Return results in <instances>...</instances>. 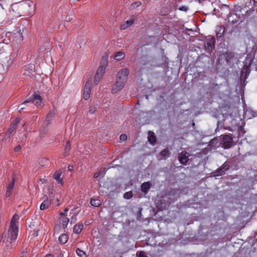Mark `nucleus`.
<instances>
[{
	"mask_svg": "<svg viewBox=\"0 0 257 257\" xmlns=\"http://www.w3.org/2000/svg\"><path fill=\"white\" fill-rule=\"evenodd\" d=\"M179 10L186 12L188 10V8L186 6H182L179 8Z\"/></svg>",
	"mask_w": 257,
	"mask_h": 257,
	"instance_id": "34",
	"label": "nucleus"
},
{
	"mask_svg": "<svg viewBox=\"0 0 257 257\" xmlns=\"http://www.w3.org/2000/svg\"><path fill=\"white\" fill-rule=\"evenodd\" d=\"M15 128L16 127L11 125L10 128L6 133V135L8 136V137H10L14 133V132L15 130Z\"/></svg>",
	"mask_w": 257,
	"mask_h": 257,
	"instance_id": "26",
	"label": "nucleus"
},
{
	"mask_svg": "<svg viewBox=\"0 0 257 257\" xmlns=\"http://www.w3.org/2000/svg\"><path fill=\"white\" fill-rule=\"evenodd\" d=\"M123 85V81H115V83L112 85V92L116 93L122 88Z\"/></svg>",
	"mask_w": 257,
	"mask_h": 257,
	"instance_id": "10",
	"label": "nucleus"
},
{
	"mask_svg": "<svg viewBox=\"0 0 257 257\" xmlns=\"http://www.w3.org/2000/svg\"><path fill=\"white\" fill-rule=\"evenodd\" d=\"M161 155L162 157H166L169 156V152L167 149H165L161 152Z\"/></svg>",
	"mask_w": 257,
	"mask_h": 257,
	"instance_id": "28",
	"label": "nucleus"
},
{
	"mask_svg": "<svg viewBox=\"0 0 257 257\" xmlns=\"http://www.w3.org/2000/svg\"><path fill=\"white\" fill-rule=\"evenodd\" d=\"M216 36H217V37H221V35H220L219 36V34H216Z\"/></svg>",
	"mask_w": 257,
	"mask_h": 257,
	"instance_id": "48",
	"label": "nucleus"
},
{
	"mask_svg": "<svg viewBox=\"0 0 257 257\" xmlns=\"http://www.w3.org/2000/svg\"><path fill=\"white\" fill-rule=\"evenodd\" d=\"M30 102L34 104L37 107L43 106V99L39 91H35L32 96H30L21 104V106Z\"/></svg>",
	"mask_w": 257,
	"mask_h": 257,
	"instance_id": "2",
	"label": "nucleus"
},
{
	"mask_svg": "<svg viewBox=\"0 0 257 257\" xmlns=\"http://www.w3.org/2000/svg\"><path fill=\"white\" fill-rule=\"evenodd\" d=\"M19 219L20 216L19 215L15 214L13 215L8 232V239L15 241L17 238L19 232Z\"/></svg>",
	"mask_w": 257,
	"mask_h": 257,
	"instance_id": "1",
	"label": "nucleus"
},
{
	"mask_svg": "<svg viewBox=\"0 0 257 257\" xmlns=\"http://www.w3.org/2000/svg\"><path fill=\"white\" fill-rule=\"evenodd\" d=\"M84 225L83 223H78L74 225L73 227V232L74 233L79 234L83 229Z\"/></svg>",
	"mask_w": 257,
	"mask_h": 257,
	"instance_id": "14",
	"label": "nucleus"
},
{
	"mask_svg": "<svg viewBox=\"0 0 257 257\" xmlns=\"http://www.w3.org/2000/svg\"><path fill=\"white\" fill-rule=\"evenodd\" d=\"M25 107L24 106L21 107L20 111H21V110H24L25 109Z\"/></svg>",
	"mask_w": 257,
	"mask_h": 257,
	"instance_id": "47",
	"label": "nucleus"
},
{
	"mask_svg": "<svg viewBox=\"0 0 257 257\" xmlns=\"http://www.w3.org/2000/svg\"><path fill=\"white\" fill-rule=\"evenodd\" d=\"M26 69H27H27H31V70H33L35 69V67H34V66L33 65L30 64V65L26 66Z\"/></svg>",
	"mask_w": 257,
	"mask_h": 257,
	"instance_id": "35",
	"label": "nucleus"
},
{
	"mask_svg": "<svg viewBox=\"0 0 257 257\" xmlns=\"http://www.w3.org/2000/svg\"><path fill=\"white\" fill-rule=\"evenodd\" d=\"M68 169L70 171H72L73 170V166L72 165H69L68 166Z\"/></svg>",
	"mask_w": 257,
	"mask_h": 257,
	"instance_id": "41",
	"label": "nucleus"
},
{
	"mask_svg": "<svg viewBox=\"0 0 257 257\" xmlns=\"http://www.w3.org/2000/svg\"><path fill=\"white\" fill-rule=\"evenodd\" d=\"M212 41H213V42H214V41H215V40H214V38H212Z\"/></svg>",
	"mask_w": 257,
	"mask_h": 257,
	"instance_id": "52",
	"label": "nucleus"
},
{
	"mask_svg": "<svg viewBox=\"0 0 257 257\" xmlns=\"http://www.w3.org/2000/svg\"><path fill=\"white\" fill-rule=\"evenodd\" d=\"M130 74L128 69L124 68L121 69L117 73L116 78L117 80H124L128 79V76Z\"/></svg>",
	"mask_w": 257,
	"mask_h": 257,
	"instance_id": "4",
	"label": "nucleus"
},
{
	"mask_svg": "<svg viewBox=\"0 0 257 257\" xmlns=\"http://www.w3.org/2000/svg\"><path fill=\"white\" fill-rule=\"evenodd\" d=\"M229 165L228 163H224L216 172V176L222 175L225 171L228 170Z\"/></svg>",
	"mask_w": 257,
	"mask_h": 257,
	"instance_id": "12",
	"label": "nucleus"
},
{
	"mask_svg": "<svg viewBox=\"0 0 257 257\" xmlns=\"http://www.w3.org/2000/svg\"><path fill=\"white\" fill-rule=\"evenodd\" d=\"M50 202L48 200H45L43 202H42L40 206V209L41 210H45L48 208L50 205Z\"/></svg>",
	"mask_w": 257,
	"mask_h": 257,
	"instance_id": "19",
	"label": "nucleus"
},
{
	"mask_svg": "<svg viewBox=\"0 0 257 257\" xmlns=\"http://www.w3.org/2000/svg\"><path fill=\"white\" fill-rule=\"evenodd\" d=\"M249 74V70L247 68H243L240 75V80H245Z\"/></svg>",
	"mask_w": 257,
	"mask_h": 257,
	"instance_id": "16",
	"label": "nucleus"
},
{
	"mask_svg": "<svg viewBox=\"0 0 257 257\" xmlns=\"http://www.w3.org/2000/svg\"><path fill=\"white\" fill-rule=\"evenodd\" d=\"M141 5H142V3H141V2H140V1L136 2L135 3H133L131 5L130 9H134L137 8L139 7H140Z\"/></svg>",
	"mask_w": 257,
	"mask_h": 257,
	"instance_id": "25",
	"label": "nucleus"
},
{
	"mask_svg": "<svg viewBox=\"0 0 257 257\" xmlns=\"http://www.w3.org/2000/svg\"><path fill=\"white\" fill-rule=\"evenodd\" d=\"M96 110V108L94 106H91L89 107V112L90 114L94 113Z\"/></svg>",
	"mask_w": 257,
	"mask_h": 257,
	"instance_id": "31",
	"label": "nucleus"
},
{
	"mask_svg": "<svg viewBox=\"0 0 257 257\" xmlns=\"http://www.w3.org/2000/svg\"><path fill=\"white\" fill-rule=\"evenodd\" d=\"M61 220H62V225L63 228H66L68 224L70 221L68 217H64L62 218Z\"/></svg>",
	"mask_w": 257,
	"mask_h": 257,
	"instance_id": "21",
	"label": "nucleus"
},
{
	"mask_svg": "<svg viewBox=\"0 0 257 257\" xmlns=\"http://www.w3.org/2000/svg\"><path fill=\"white\" fill-rule=\"evenodd\" d=\"M107 65L108 62L107 60H103V62L97 70V72L95 76V79H100L102 78L105 73Z\"/></svg>",
	"mask_w": 257,
	"mask_h": 257,
	"instance_id": "3",
	"label": "nucleus"
},
{
	"mask_svg": "<svg viewBox=\"0 0 257 257\" xmlns=\"http://www.w3.org/2000/svg\"><path fill=\"white\" fill-rule=\"evenodd\" d=\"M100 174V172L95 173L93 175V177L94 178H97L99 176Z\"/></svg>",
	"mask_w": 257,
	"mask_h": 257,
	"instance_id": "40",
	"label": "nucleus"
},
{
	"mask_svg": "<svg viewBox=\"0 0 257 257\" xmlns=\"http://www.w3.org/2000/svg\"><path fill=\"white\" fill-rule=\"evenodd\" d=\"M142 209H140L138 212V217L139 218L141 215Z\"/></svg>",
	"mask_w": 257,
	"mask_h": 257,
	"instance_id": "42",
	"label": "nucleus"
},
{
	"mask_svg": "<svg viewBox=\"0 0 257 257\" xmlns=\"http://www.w3.org/2000/svg\"><path fill=\"white\" fill-rule=\"evenodd\" d=\"M254 2L257 3V0H254Z\"/></svg>",
	"mask_w": 257,
	"mask_h": 257,
	"instance_id": "51",
	"label": "nucleus"
},
{
	"mask_svg": "<svg viewBox=\"0 0 257 257\" xmlns=\"http://www.w3.org/2000/svg\"><path fill=\"white\" fill-rule=\"evenodd\" d=\"M44 257H53V256L50 254H48L46 255Z\"/></svg>",
	"mask_w": 257,
	"mask_h": 257,
	"instance_id": "46",
	"label": "nucleus"
},
{
	"mask_svg": "<svg viewBox=\"0 0 257 257\" xmlns=\"http://www.w3.org/2000/svg\"><path fill=\"white\" fill-rule=\"evenodd\" d=\"M36 233V235L37 236L38 235V233L37 232Z\"/></svg>",
	"mask_w": 257,
	"mask_h": 257,
	"instance_id": "54",
	"label": "nucleus"
},
{
	"mask_svg": "<svg viewBox=\"0 0 257 257\" xmlns=\"http://www.w3.org/2000/svg\"><path fill=\"white\" fill-rule=\"evenodd\" d=\"M121 142L125 141L127 140V136L125 134H121L119 137Z\"/></svg>",
	"mask_w": 257,
	"mask_h": 257,
	"instance_id": "32",
	"label": "nucleus"
},
{
	"mask_svg": "<svg viewBox=\"0 0 257 257\" xmlns=\"http://www.w3.org/2000/svg\"><path fill=\"white\" fill-rule=\"evenodd\" d=\"M69 210V208H66L65 209H64V211H63V212H60V215H61V216H63L64 215H65Z\"/></svg>",
	"mask_w": 257,
	"mask_h": 257,
	"instance_id": "37",
	"label": "nucleus"
},
{
	"mask_svg": "<svg viewBox=\"0 0 257 257\" xmlns=\"http://www.w3.org/2000/svg\"><path fill=\"white\" fill-rule=\"evenodd\" d=\"M179 162L182 164H186L189 161L188 156H187L186 152H181L178 157Z\"/></svg>",
	"mask_w": 257,
	"mask_h": 257,
	"instance_id": "9",
	"label": "nucleus"
},
{
	"mask_svg": "<svg viewBox=\"0 0 257 257\" xmlns=\"http://www.w3.org/2000/svg\"><path fill=\"white\" fill-rule=\"evenodd\" d=\"M90 204L94 207H98L100 205V201L98 199H91Z\"/></svg>",
	"mask_w": 257,
	"mask_h": 257,
	"instance_id": "20",
	"label": "nucleus"
},
{
	"mask_svg": "<svg viewBox=\"0 0 257 257\" xmlns=\"http://www.w3.org/2000/svg\"><path fill=\"white\" fill-rule=\"evenodd\" d=\"M62 174V171L61 170H59L56 171L53 175L54 179L59 184L63 183V179L61 177Z\"/></svg>",
	"mask_w": 257,
	"mask_h": 257,
	"instance_id": "11",
	"label": "nucleus"
},
{
	"mask_svg": "<svg viewBox=\"0 0 257 257\" xmlns=\"http://www.w3.org/2000/svg\"><path fill=\"white\" fill-rule=\"evenodd\" d=\"M192 125H194V126L195 125L194 122H193Z\"/></svg>",
	"mask_w": 257,
	"mask_h": 257,
	"instance_id": "53",
	"label": "nucleus"
},
{
	"mask_svg": "<svg viewBox=\"0 0 257 257\" xmlns=\"http://www.w3.org/2000/svg\"><path fill=\"white\" fill-rule=\"evenodd\" d=\"M135 19V17H132L130 20L121 24L120 25V30H125L132 26L134 23Z\"/></svg>",
	"mask_w": 257,
	"mask_h": 257,
	"instance_id": "8",
	"label": "nucleus"
},
{
	"mask_svg": "<svg viewBox=\"0 0 257 257\" xmlns=\"http://www.w3.org/2000/svg\"><path fill=\"white\" fill-rule=\"evenodd\" d=\"M70 145L69 142H67L65 146V150H69L70 149Z\"/></svg>",
	"mask_w": 257,
	"mask_h": 257,
	"instance_id": "38",
	"label": "nucleus"
},
{
	"mask_svg": "<svg viewBox=\"0 0 257 257\" xmlns=\"http://www.w3.org/2000/svg\"><path fill=\"white\" fill-rule=\"evenodd\" d=\"M151 188V183L150 182H146L143 183L141 185V191L145 193H148L149 190Z\"/></svg>",
	"mask_w": 257,
	"mask_h": 257,
	"instance_id": "15",
	"label": "nucleus"
},
{
	"mask_svg": "<svg viewBox=\"0 0 257 257\" xmlns=\"http://www.w3.org/2000/svg\"><path fill=\"white\" fill-rule=\"evenodd\" d=\"M57 257H64V256L62 252H60L59 254H58Z\"/></svg>",
	"mask_w": 257,
	"mask_h": 257,
	"instance_id": "43",
	"label": "nucleus"
},
{
	"mask_svg": "<svg viewBox=\"0 0 257 257\" xmlns=\"http://www.w3.org/2000/svg\"><path fill=\"white\" fill-rule=\"evenodd\" d=\"M205 47H207V48H209V47H210V48H211V44H210V43H207L206 44V45H205Z\"/></svg>",
	"mask_w": 257,
	"mask_h": 257,
	"instance_id": "44",
	"label": "nucleus"
},
{
	"mask_svg": "<svg viewBox=\"0 0 257 257\" xmlns=\"http://www.w3.org/2000/svg\"><path fill=\"white\" fill-rule=\"evenodd\" d=\"M146 99H148V95H146Z\"/></svg>",
	"mask_w": 257,
	"mask_h": 257,
	"instance_id": "49",
	"label": "nucleus"
},
{
	"mask_svg": "<svg viewBox=\"0 0 257 257\" xmlns=\"http://www.w3.org/2000/svg\"><path fill=\"white\" fill-rule=\"evenodd\" d=\"M68 236L66 234H63L59 237V241L62 244L66 243L68 241Z\"/></svg>",
	"mask_w": 257,
	"mask_h": 257,
	"instance_id": "18",
	"label": "nucleus"
},
{
	"mask_svg": "<svg viewBox=\"0 0 257 257\" xmlns=\"http://www.w3.org/2000/svg\"><path fill=\"white\" fill-rule=\"evenodd\" d=\"M77 254L80 257H87L86 253L83 250L77 248L76 250Z\"/></svg>",
	"mask_w": 257,
	"mask_h": 257,
	"instance_id": "23",
	"label": "nucleus"
},
{
	"mask_svg": "<svg viewBox=\"0 0 257 257\" xmlns=\"http://www.w3.org/2000/svg\"><path fill=\"white\" fill-rule=\"evenodd\" d=\"M12 190H9L7 189V192L6 193V197H10L12 194Z\"/></svg>",
	"mask_w": 257,
	"mask_h": 257,
	"instance_id": "36",
	"label": "nucleus"
},
{
	"mask_svg": "<svg viewBox=\"0 0 257 257\" xmlns=\"http://www.w3.org/2000/svg\"><path fill=\"white\" fill-rule=\"evenodd\" d=\"M21 257H26V256L24 255H22V256H21Z\"/></svg>",
	"mask_w": 257,
	"mask_h": 257,
	"instance_id": "50",
	"label": "nucleus"
},
{
	"mask_svg": "<svg viewBox=\"0 0 257 257\" xmlns=\"http://www.w3.org/2000/svg\"><path fill=\"white\" fill-rule=\"evenodd\" d=\"M15 246V241L8 238L5 243L4 248L6 252L11 251Z\"/></svg>",
	"mask_w": 257,
	"mask_h": 257,
	"instance_id": "7",
	"label": "nucleus"
},
{
	"mask_svg": "<svg viewBox=\"0 0 257 257\" xmlns=\"http://www.w3.org/2000/svg\"><path fill=\"white\" fill-rule=\"evenodd\" d=\"M55 112L54 110H50L47 115L46 117V120L47 121H50L55 116Z\"/></svg>",
	"mask_w": 257,
	"mask_h": 257,
	"instance_id": "22",
	"label": "nucleus"
},
{
	"mask_svg": "<svg viewBox=\"0 0 257 257\" xmlns=\"http://www.w3.org/2000/svg\"><path fill=\"white\" fill-rule=\"evenodd\" d=\"M80 210H77L71 217V223H75L77 220V216L80 212Z\"/></svg>",
	"mask_w": 257,
	"mask_h": 257,
	"instance_id": "24",
	"label": "nucleus"
},
{
	"mask_svg": "<svg viewBox=\"0 0 257 257\" xmlns=\"http://www.w3.org/2000/svg\"><path fill=\"white\" fill-rule=\"evenodd\" d=\"M92 81H87L84 88L83 98L87 100L90 97Z\"/></svg>",
	"mask_w": 257,
	"mask_h": 257,
	"instance_id": "6",
	"label": "nucleus"
},
{
	"mask_svg": "<svg viewBox=\"0 0 257 257\" xmlns=\"http://www.w3.org/2000/svg\"><path fill=\"white\" fill-rule=\"evenodd\" d=\"M21 146L18 145L15 148L14 150L15 152H18L21 150Z\"/></svg>",
	"mask_w": 257,
	"mask_h": 257,
	"instance_id": "39",
	"label": "nucleus"
},
{
	"mask_svg": "<svg viewBox=\"0 0 257 257\" xmlns=\"http://www.w3.org/2000/svg\"><path fill=\"white\" fill-rule=\"evenodd\" d=\"M19 121H20V119L18 118H16L13 121V122L11 124V125L16 127V126L18 125V124L19 123Z\"/></svg>",
	"mask_w": 257,
	"mask_h": 257,
	"instance_id": "30",
	"label": "nucleus"
},
{
	"mask_svg": "<svg viewBox=\"0 0 257 257\" xmlns=\"http://www.w3.org/2000/svg\"><path fill=\"white\" fill-rule=\"evenodd\" d=\"M77 209H78L77 208H74L73 209H71L70 213L71 214L72 212H73L74 210H77Z\"/></svg>",
	"mask_w": 257,
	"mask_h": 257,
	"instance_id": "45",
	"label": "nucleus"
},
{
	"mask_svg": "<svg viewBox=\"0 0 257 257\" xmlns=\"http://www.w3.org/2000/svg\"><path fill=\"white\" fill-rule=\"evenodd\" d=\"M148 141L150 144L153 145L155 144L156 142V136L153 133L149 132L148 136Z\"/></svg>",
	"mask_w": 257,
	"mask_h": 257,
	"instance_id": "17",
	"label": "nucleus"
},
{
	"mask_svg": "<svg viewBox=\"0 0 257 257\" xmlns=\"http://www.w3.org/2000/svg\"><path fill=\"white\" fill-rule=\"evenodd\" d=\"M15 181V178H13V180H12V182H11L9 184V186H8V187L7 188V189L8 190H13V188L14 187Z\"/></svg>",
	"mask_w": 257,
	"mask_h": 257,
	"instance_id": "29",
	"label": "nucleus"
},
{
	"mask_svg": "<svg viewBox=\"0 0 257 257\" xmlns=\"http://www.w3.org/2000/svg\"><path fill=\"white\" fill-rule=\"evenodd\" d=\"M139 257H147L146 253L144 251H140L139 253Z\"/></svg>",
	"mask_w": 257,
	"mask_h": 257,
	"instance_id": "33",
	"label": "nucleus"
},
{
	"mask_svg": "<svg viewBox=\"0 0 257 257\" xmlns=\"http://www.w3.org/2000/svg\"><path fill=\"white\" fill-rule=\"evenodd\" d=\"M232 142V138L230 135H226L223 136L222 144L224 149L229 148L231 146Z\"/></svg>",
	"mask_w": 257,
	"mask_h": 257,
	"instance_id": "5",
	"label": "nucleus"
},
{
	"mask_svg": "<svg viewBox=\"0 0 257 257\" xmlns=\"http://www.w3.org/2000/svg\"><path fill=\"white\" fill-rule=\"evenodd\" d=\"M133 196V193L132 191H128L125 193L123 195V197L126 199H130Z\"/></svg>",
	"mask_w": 257,
	"mask_h": 257,
	"instance_id": "27",
	"label": "nucleus"
},
{
	"mask_svg": "<svg viewBox=\"0 0 257 257\" xmlns=\"http://www.w3.org/2000/svg\"><path fill=\"white\" fill-rule=\"evenodd\" d=\"M125 55V54L124 52L118 51L114 54L113 59L117 61H120L124 59Z\"/></svg>",
	"mask_w": 257,
	"mask_h": 257,
	"instance_id": "13",
	"label": "nucleus"
}]
</instances>
